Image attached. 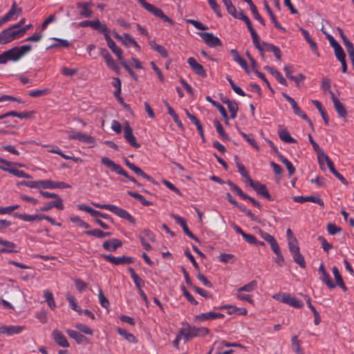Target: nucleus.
Segmentation results:
<instances>
[{
    "label": "nucleus",
    "instance_id": "1",
    "mask_svg": "<svg viewBox=\"0 0 354 354\" xmlns=\"http://www.w3.org/2000/svg\"><path fill=\"white\" fill-rule=\"evenodd\" d=\"M101 162L104 165L111 169V171H113V172L127 178L129 180L136 184L138 187L140 186V184L136 180V179L134 177L129 176L127 174V172L124 171L120 165L115 163L109 158L102 157L101 159Z\"/></svg>",
    "mask_w": 354,
    "mask_h": 354
},
{
    "label": "nucleus",
    "instance_id": "2",
    "mask_svg": "<svg viewBox=\"0 0 354 354\" xmlns=\"http://www.w3.org/2000/svg\"><path fill=\"white\" fill-rule=\"evenodd\" d=\"M31 50L30 45H24L21 46H15L11 49L6 50L8 60L12 62H17L26 53Z\"/></svg>",
    "mask_w": 354,
    "mask_h": 354
},
{
    "label": "nucleus",
    "instance_id": "3",
    "mask_svg": "<svg viewBox=\"0 0 354 354\" xmlns=\"http://www.w3.org/2000/svg\"><path fill=\"white\" fill-rule=\"evenodd\" d=\"M272 297L277 301L288 304L294 308H301L304 306L303 302L301 300L288 293L283 292L276 294Z\"/></svg>",
    "mask_w": 354,
    "mask_h": 354
},
{
    "label": "nucleus",
    "instance_id": "4",
    "mask_svg": "<svg viewBox=\"0 0 354 354\" xmlns=\"http://www.w3.org/2000/svg\"><path fill=\"white\" fill-rule=\"evenodd\" d=\"M282 95L290 104L294 113L295 115H298L299 117H301V118H303L304 120H306L309 124V125L310 127H313L312 121L308 118V116L304 111H302L301 110V109L299 107L296 101L292 97H291L288 94H286V93H283Z\"/></svg>",
    "mask_w": 354,
    "mask_h": 354
},
{
    "label": "nucleus",
    "instance_id": "5",
    "mask_svg": "<svg viewBox=\"0 0 354 354\" xmlns=\"http://www.w3.org/2000/svg\"><path fill=\"white\" fill-rule=\"evenodd\" d=\"M20 36L17 30L14 29L12 26L3 30L0 33V44H5L19 38Z\"/></svg>",
    "mask_w": 354,
    "mask_h": 354
},
{
    "label": "nucleus",
    "instance_id": "6",
    "mask_svg": "<svg viewBox=\"0 0 354 354\" xmlns=\"http://www.w3.org/2000/svg\"><path fill=\"white\" fill-rule=\"evenodd\" d=\"M102 257L107 261L114 265H124L133 263V258L131 257H113L111 254H102Z\"/></svg>",
    "mask_w": 354,
    "mask_h": 354
},
{
    "label": "nucleus",
    "instance_id": "7",
    "mask_svg": "<svg viewBox=\"0 0 354 354\" xmlns=\"http://www.w3.org/2000/svg\"><path fill=\"white\" fill-rule=\"evenodd\" d=\"M44 189H64L68 188L70 185L64 182H57L51 180H39V188Z\"/></svg>",
    "mask_w": 354,
    "mask_h": 354
},
{
    "label": "nucleus",
    "instance_id": "8",
    "mask_svg": "<svg viewBox=\"0 0 354 354\" xmlns=\"http://www.w3.org/2000/svg\"><path fill=\"white\" fill-rule=\"evenodd\" d=\"M209 330L207 328L205 327H199L196 328L195 326H188L187 328V334L185 335V341H187L189 338L198 337V336H205L209 333Z\"/></svg>",
    "mask_w": 354,
    "mask_h": 354
},
{
    "label": "nucleus",
    "instance_id": "9",
    "mask_svg": "<svg viewBox=\"0 0 354 354\" xmlns=\"http://www.w3.org/2000/svg\"><path fill=\"white\" fill-rule=\"evenodd\" d=\"M199 35L203 39L204 42L209 47L214 48L222 46V41L221 39L218 37H215L212 33L201 32Z\"/></svg>",
    "mask_w": 354,
    "mask_h": 354
},
{
    "label": "nucleus",
    "instance_id": "10",
    "mask_svg": "<svg viewBox=\"0 0 354 354\" xmlns=\"http://www.w3.org/2000/svg\"><path fill=\"white\" fill-rule=\"evenodd\" d=\"M250 185L256 191L257 194L265 197L269 201L272 200L265 185L261 184L259 181L254 182L252 180H250Z\"/></svg>",
    "mask_w": 354,
    "mask_h": 354
},
{
    "label": "nucleus",
    "instance_id": "11",
    "mask_svg": "<svg viewBox=\"0 0 354 354\" xmlns=\"http://www.w3.org/2000/svg\"><path fill=\"white\" fill-rule=\"evenodd\" d=\"M171 216L182 227L183 232L186 235L196 241H199L198 239L189 230L186 221L183 217L174 214H171Z\"/></svg>",
    "mask_w": 354,
    "mask_h": 354
},
{
    "label": "nucleus",
    "instance_id": "12",
    "mask_svg": "<svg viewBox=\"0 0 354 354\" xmlns=\"http://www.w3.org/2000/svg\"><path fill=\"white\" fill-rule=\"evenodd\" d=\"M24 330H25V326H0V334L11 336L13 335L19 334Z\"/></svg>",
    "mask_w": 354,
    "mask_h": 354
},
{
    "label": "nucleus",
    "instance_id": "13",
    "mask_svg": "<svg viewBox=\"0 0 354 354\" xmlns=\"http://www.w3.org/2000/svg\"><path fill=\"white\" fill-rule=\"evenodd\" d=\"M124 137L132 147L135 148H139L140 147V145L136 142V137L133 133V130L128 122L126 123L124 127Z\"/></svg>",
    "mask_w": 354,
    "mask_h": 354
},
{
    "label": "nucleus",
    "instance_id": "14",
    "mask_svg": "<svg viewBox=\"0 0 354 354\" xmlns=\"http://www.w3.org/2000/svg\"><path fill=\"white\" fill-rule=\"evenodd\" d=\"M187 63L190 66L192 70L198 75L205 77L207 76L206 71L203 66L198 64L194 57H189L187 59Z\"/></svg>",
    "mask_w": 354,
    "mask_h": 354
},
{
    "label": "nucleus",
    "instance_id": "15",
    "mask_svg": "<svg viewBox=\"0 0 354 354\" xmlns=\"http://www.w3.org/2000/svg\"><path fill=\"white\" fill-rule=\"evenodd\" d=\"M110 212H113L122 218L127 220L133 224L136 223L135 218L127 211L122 208L113 205Z\"/></svg>",
    "mask_w": 354,
    "mask_h": 354
},
{
    "label": "nucleus",
    "instance_id": "16",
    "mask_svg": "<svg viewBox=\"0 0 354 354\" xmlns=\"http://www.w3.org/2000/svg\"><path fill=\"white\" fill-rule=\"evenodd\" d=\"M224 317V315L220 313L207 312L205 313L199 314L195 316V321L196 322H205L207 320H214L216 319H221Z\"/></svg>",
    "mask_w": 354,
    "mask_h": 354
},
{
    "label": "nucleus",
    "instance_id": "17",
    "mask_svg": "<svg viewBox=\"0 0 354 354\" xmlns=\"http://www.w3.org/2000/svg\"><path fill=\"white\" fill-rule=\"evenodd\" d=\"M293 201L296 203H303L307 201L313 202L318 204L321 207L324 206V201L319 198V196H297L293 197Z\"/></svg>",
    "mask_w": 354,
    "mask_h": 354
},
{
    "label": "nucleus",
    "instance_id": "18",
    "mask_svg": "<svg viewBox=\"0 0 354 354\" xmlns=\"http://www.w3.org/2000/svg\"><path fill=\"white\" fill-rule=\"evenodd\" d=\"M102 56L103 57L107 66L111 68V70L115 71L116 73H119L120 68L116 64V62L114 61L111 55L109 54V53L107 51L106 49L104 48L102 50Z\"/></svg>",
    "mask_w": 354,
    "mask_h": 354
},
{
    "label": "nucleus",
    "instance_id": "19",
    "mask_svg": "<svg viewBox=\"0 0 354 354\" xmlns=\"http://www.w3.org/2000/svg\"><path fill=\"white\" fill-rule=\"evenodd\" d=\"M138 2L142 5V6L149 11V12L152 13L153 15L160 18L161 16L163 15V12L161 9L154 6L153 5L147 3L145 0H138Z\"/></svg>",
    "mask_w": 354,
    "mask_h": 354
},
{
    "label": "nucleus",
    "instance_id": "20",
    "mask_svg": "<svg viewBox=\"0 0 354 354\" xmlns=\"http://www.w3.org/2000/svg\"><path fill=\"white\" fill-rule=\"evenodd\" d=\"M52 337L55 342L59 346L64 348H68L69 344L66 337L58 330H54L52 333Z\"/></svg>",
    "mask_w": 354,
    "mask_h": 354
},
{
    "label": "nucleus",
    "instance_id": "21",
    "mask_svg": "<svg viewBox=\"0 0 354 354\" xmlns=\"http://www.w3.org/2000/svg\"><path fill=\"white\" fill-rule=\"evenodd\" d=\"M280 139L286 143H295L296 140L292 138L288 130L281 125L278 126L277 130Z\"/></svg>",
    "mask_w": 354,
    "mask_h": 354
},
{
    "label": "nucleus",
    "instance_id": "22",
    "mask_svg": "<svg viewBox=\"0 0 354 354\" xmlns=\"http://www.w3.org/2000/svg\"><path fill=\"white\" fill-rule=\"evenodd\" d=\"M92 6L91 2H78L77 8L81 9L80 15L84 17H91L93 15L92 10L89 8Z\"/></svg>",
    "mask_w": 354,
    "mask_h": 354
},
{
    "label": "nucleus",
    "instance_id": "23",
    "mask_svg": "<svg viewBox=\"0 0 354 354\" xmlns=\"http://www.w3.org/2000/svg\"><path fill=\"white\" fill-rule=\"evenodd\" d=\"M106 43L108 47L111 50V51L118 57V59L121 62L123 59L122 57V50L120 48L117 46L114 41L111 38V37H106Z\"/></svg>",
    "mask_w": 354,
    "mask_h": 354
},
{
    "label": "nucleus",
    "instance_id": "24",
    "mask_svg": "<svg viewBox=\"0 0 354 354\" xmlns=\"http://www.w3.org/2000/svg\"><path fill=\"white\" fill-rule=\"evenodd\" d=\"M66 333L68 335V336L75 339L77 344L88 342V339L84 335H82L81 333L76 330L68 329L66 330Z\"/></svg>",
    "mask_w": 354,
    "mask_h": 354
},
{
    "label": "nucleus",
    "instance_id": "25",
    "mask_svg": "<svg viewBox=\"0 0 354 354\" xmlns=\"http://www.w3.org/2000/svg\"><path fill=\"white\" fill-rule=\"evenodd\" d=\"M263 51L272 52L275 57L280 60L281 58V52L279 47L271 44L262 42Z\"/></svg>",
    "mask_w": 354,
    "mask_h": 354
},
{
    "label": "nucleus",
    "instance_id": "26",
    "mask_svg": "<svg viewBox=\"0 0 354 354\" xmlns=\"http://www.w3.org/2000/svg\"><path fill=\"white\" fill-rule=\"evenodd\" d=\"M230 53L233 57V59L234 60V62L238 63L242 68H243L247 73H248V66L247 62L244 59H243L240 56L239 52L236 49H232L230 50Z\"/></svg>",
    "mask_w": 354,
    "mask_h": 354
},
{
    "label": "nucleus",
    "instance_id": "27",
    "mask_svg": "<svg viewBox=\"0 0 354 354\" xmlns=\"http://www.w3.org/2000/svg\"><path fill=\"white\" fill-rule=\"evenodd\" d=\"M0 169L6 171H8L9 173L13 174L14 176L19 177V178H30L31 176L25 173L22 170H19L18 169L15 168H11V167H2V165H0Z\"/></svg>",
    "mask_w": 354,
    "mask_h": 354
},
{
    "label": "nucleus",
    "instance_id": "28",
    "mask_svg": "<svg viewBox=\"0 0 354 354\" xmlns=\"http://www.w3.org/2000/svg\"><path fill=\"white\" fill-rule=\"evenodd\" d=\"M102 245L106 250L113 252L122 245V242L118 239H114L104 242Z\"/></svg>",
    "mask_w": 354,
    "mask_h": 354
},
{
    "label": "nucleus",
    "instance_id": "29",
    "mask_svg": "<svg viewBox=\"0 0 354 354\" xmlns=\"http://www.w3.org/2000/svg\"><path fill=\"white\" fill-rule=\"evenodd\" d=\"M0 245H3L4 248H1L3 251V253H11V252H16L15 248H17V245L13 242L4 240L1 238H0Z\"/></svg>",
    "mask_w": 354,
    "mask_h": 354
},
{
    "label": "nucleus",
    "instance_id": "30",
    "mask_svg": "<svg viewBox=\"0 0 354 354\" xmlns=\"http://www.w3.org/2000/svg\"><path fill=\"white\" fill-rule=\"evenodd\" d=\"M264 6H265V8H266L267 12L270 15L272 22L274 24V26H275V28L278 30H281L283 32H286L285 28H283L281 26V24L277 21L275 15H274L272 10L270 8V6L266 1H264Z\"/></svg>",
    "mask_w": 354,
    "mask_h": 354
},
{
    "label": "nucleus",
    "instance_id": "31",
    "mask_svg": "<svg viewBox=\"0 0 354 354\" xmlns=\"http://www.w3.org/2000/svg\"><path fill=\"white\" fill-rule=\"evenodd\" d=\"M332 271L336 281L337 285L339 286L344 291L347 290V288L342 279L338 268L336 266L333 267Z\"/></svg>",
    "mask_w": 354,
    "mask_h": 354
},
{
    "label": "nucleus",
    "instance_id": "32",
    "mask_svg": "<svg viewBox=\"0 0 354 354\" xmlns=\"http://www.w3.org/2000/svg\"><path fill=\"white\" fill-rule=\"evenodd\" d=\"M15 216L24 221L32 222L42 220L43 214L30 215L28 214H15Z\"/></svg>",
    "mask_w": 354,
    "mask_h": 354
},
{
    "label": "nucleus",
    "instance_id": "33",
    "mask_svg": "<svg viewBox=\"0 0 354 354\" xmlns=\"http://www.w3.org/2000/svg\"><path fill=\"white\" fill-rule=\"evenodd\" d=\"M265 69L270 72L280 84L284 86H288L286 80L284 79V77L282 76L280 72L278 71L277 69L270 66H266Z\"/></svg>",
    "mask_w": 354,
    "mask_h": 354
},
{
    "label": "nucleus",
    "instance_id": "34",
    "mask_svg": "<svg viewBox=\"0 0 354 354\" xmlns=\"http://www.w3.org/2000/svg\"><path fill=\"white\" fill-rule=\"evenodd\" d=\"M117 332L118 333V334H120L121 336H122L129 342L133 343V344H136L138 342V339L132 333H130L121 328H118Z\"/></svg>",
    "mask_w": 354,
    "mask_h": 354
},
{
    "label": "nucleus",
    "instance_id": "35",
    "mask_svg": "<svg viewBox=\"0 0 354 354\" xmlns=\"http://www.w3.org/2000/svg\"><path fill=\"white\" fill-rule=\"evenodd\" d=\"M235 162H236V165L238 168L239 172L240 173L241 176L243 178H245L247 181H248L250 183V180H252V179L249 176L248 172L246 170L244 165L239 162V158L237 156H235Z\"/></svg>",
    "mask_w": 354,
    "mask_h": 354
},
{
    "label": "nucleus",
    "instance_id": "36",
    "mask_svg": "<svg viewBox=\"0 0 354 354\" xmlns=\"http://www.w3.org/2000/svg\"><path fill=\"white\" fill-rule=\"evenodd\" d=\"M291 348L297 354H304L301 348V341L298 339L297 335H294L291 339Z\"/></svg>",
    "mask_w": 354,
    "mask_h": 354
},
{
    "label": "nucleus",
    "instance_id": "37",
    "mask_svg": "<svg viewBox=\"0 0 354 354\" xmlns=\"http://www.w3.org/2000/svg\"><path fill=\"white\" fill-rule=\"evenodd\" d=\"M85 234L90 236H93L99 239H102L106 236H110L112 234L111 232H105L99 229H94L85 232Z\"/></svg>",
    "mask_w": 354,
    "mask_h": 354
},
{
    "label": "nucleus",
    "instance_id": "38",
    "mask_svg": "<svg viewBox=\"0 0 354 354\" xmlns=\"http://www.w3.org/2000/svg\"><path fill=\"white\" fill-rule=\"evenodd\" d=\"M122 43L127 47H129L131 45L135 46V48L138 50H140V47L139 44L136 41V40L131 37L129 34H124Z\"/></svg>",
    "mask_w": 354,
    "mask_h": 354
},
{
    "label": "nucleus",
    "instance_id": "39",
    "mask_svg": "<svg viewBox=\"0 0 354 354\" xmlns=\"http://www.w3.org/2000/svg\"><path fill=\"white\" fill-rule=\"evenodd\" d=\"M150 46L157 51L162 57L166 58L168 57V53L165 48L161 45L157 44L154 41L149 42Z\"/></svg>",
    "mask_w": 354,
    "mask_h": 354
},
{
    "label": "nucleus",
    "instance_id": "40",
    "mask_svg": "<svg viewBox=\"0 0 354 354\" xmlns=\"http://www.w3.org/2000/svg\"><path fill=\"white\" fill-rule=\"evenodd\" d=\"M214 124L218 136L223 140H229L230 138L227 136V134L225 132L224 129L223 128V126L220 123V122L218 120H214Z\"/></svg>",
    "mask_w": 354,
    "mask_h": 354
},
{
    "label": "nucleus",
    "instance_id": "41",
    "mask_svg": "<svg viewBox=\"0 0 354 354\" xmlns=\"http://www.w3.org/2000/svg\"><path fill=\"white\" fill-rule=\"evenodd\" d=\"M225 104L227 105L231 118L234 119L236 117V113L239 110L237 103L235 101H227L225 102Z\"/></svg>",
    "mask_w": 354,
    "mask_h": 354
},
{
    "label": "nucleus",
    "instance_id": "42",
    "mask_svg": "<svg viewBox=\"0 0 354 354\" xmlns=\"http://www.w3.org/2000/svg\"><path fill=\"white\" fill-rule=\"evenodd\" d=\"M56 42L51 44L48 48H57L59 47L68 48L70 46V42L66 39L52 38Z\"/></svg>",
    "mask_w": 354,
    "mask_h": 354
},
{
    "label": "nucleus",
    "instance_id": "43",
    "mask_svg": "<svg viewBox=\"0 0 354 354\" xmlns=\"http://www.w3.org/2000/svg\"><path fill=\"white\" fill-rule=\"evenodd\" d=\"M312 103L318 109L319 112L320 113V114L324 121L325 124L328 125V117L327 115L326 112L324 110L321 102H319L317 100H312Z\"/></svg>",
    "mask_w": 354,
    "mask_h": 354
},
{
    "label": "nucleus",
    "instance_id": "44",
    "mask_svg": "<svg viewBox=\"0 0 354 354\" xmlns=\"http://www.w3.org/2000/svg\"><path fill=\"white\" fill-rule=\"evenodd\" d=\"M335 111L338 113L339 116L343 118H346L347 115V111L342 103L339 100H336L334 104Z\"/></svg>",
    "mask_w": 354,
    "mask_h": 354
},
{
    "label": "nucleus",
    "instance_id": "45",
    "mask_svg": "<svg viewBox=\"0 0 354 354\" xmlns=\"http://www.w3.org/2000/svg\"><path fill=\"white\" fill-rule=\"evenodd\" d=\"M277 156L279 160L286 165L288 171L289 176H292L295 171V169L292 165V163L283 155L278 153Z\"/></svg>",
    "mask_w": 354,
    "mask_h": 354
},
{
    "label": "nucleus",
    "instance_id": "46",
    "mask_svg": "<svg viewBox=\"0 0 354 354\" xmlns=\"http://www.w3.org/2000/svg\"><path fill=\"white\" fill-rule=\"evenodd\" d=\"M77 207L80 210L84 211V212L89 213L92 216L97 217V216H100V215H101L100 212L95 210V209L91 208V207L87 206L84 204L78 205Z\"/></svg>",
    "mask_w": 354,
    "mask_h": 354
},
{
    "label": "nucleus",
    "instance_id": "47",
    "mask_svg": "<svg viewBox=\"0 0 354 354\" xmlns=\"http://www.w3.org/2000/svg\"><path fill=\"white\" fill-rule=\"evenodd\" d=\"M227 184L229 185L230 189L232 191L235 192L243 199H246V198H249V196L248 194L243 193V192L241 190V189L240 187H239L236 185H235L234 183H232V181L228 180Z\"/></svg>",
    "mask_w": 354,
    "mask_h": 354
},
{
    "label": "nucleus",
    "instance_id": "48",
    "mask_svg": "<svg viewBox=\"0 0 354 354\" xmlns=\"http://www.w3.org/2000/svg\"><path fill=\"white\" fill-rule=\"evenodd\" d=\"M44 297H45V299H46V302L48 303V306L51 309H54L55 308L56 305H55V302L54 301L53 293L50 292L48 290H45L44 291Z\"/></svg>",
    "mask_w": 354,
    "mask_h": 354
},
{
    "label": "nucleus",
    "instance_id": "49",
    "mask_svg": "<svg viewBox=\"0 0 354 354\" xmlns=\"http://www.w3.org/2000/svg\"><path fill=\"white\" fill-rule=\"evenodd\" d=\"M257 287V283L256 281H252L248 284L238 288L237 291L238 292H252Z\"/></svg>",
    "mask_w": 354,
    "mask_h": 354
},
{
    "label": "nucleus",
    "instance_id": "50",
    "mask_svg": "<svg viewBox=\"0 0 354 354\" xmlns=\"http://www.w3.org/2000/svg\"><path fill=\"white\" fill-rule=\"evenodd\" d=\"M131 170L134 171L137 175L142 176L148 181L151 182L153 184L156 183L155 180L153 179L152 177L147 175L140 167H137L136 165H135Z\"/></svg>",
    "mask_w": 354,
    "mask_h": 354
},
{
    "label": "nucleus",
    "instance_id": "51",
    "mask_svg": "<svg viewBox=\"0 0 354 354\" xmlns=\"http://www.w3.org/2000/svg\"><path fill=\"white\" fill-rule=\"evenodd\" d=\"M66 299L69 303L70 307L73 310L77 313L82 312L80 307L77 305V303L75 301V298L73 295L67 294Z\"/></svg>",
    "mask_w": 354,
    "mask_h": 354
},
{
    "label": "nucleus",
    "instance_id": "52",
    "mask_svg": "<svg viewBox=\"0 0 354 354\" xmlns=\"http://www.w3.org/2000/svg\"><path fill=\"white\" fill-rule=\"evenodd\" d=\"M254 46L260 51H263L262 44L260 43L259 37L255 30L250 32Z\"/></svg>",
    "mask_w": 354,
    "mask_h": 354
},
{
    "label": "nucleus",
    "instance_id": "53",
    "mask_svg": "<svg viewBox=\"0 0 354 354\" xmlns=\"http://www.w3.org/2000/svg\"><path fill=\"white\" fill-rule=\"evenodd\" d=\"M292 254L294 261L299 265L301 268H304L306 267V262L304 261V258L299 251L297 252H295Z\"/></svg>",
    "mask_w": 354,
    "mask_h": 354
},
{
    "label": "nucleus",
    "instance_id": "54",
    "mask_svg": "<svg viewBox=\"0 0 354 354\" xmlns=\"http://www.w3.org/2000/svg\"><path fill=\"white\" fill-rule=\"evenodd\" d=\"M319 279L329 288H334L335 287V284L332 281L329 274L327 272L319 276Z\"/></svg>",
    "mask_w": 354,
    "mask_h": 354
},
{
    "label": "nucleus",
    "instance_id": "55",
    "mask_svg": "<svg viewBox=\"0 0 354 354\" xmlns=\"http://www.w3.org/2000/svg\"><path fill=\"white\" fill-rule=\"evenodd\" d=\"M322 158H324V160L326 161L329 170H330L331 169H333V167L335 166H334L333 161L330 159V158L324 152L322 153V154L319 155V156L318 157V161H319V165L321 166L322 165Z\"/></svg>",
    "mask_w": 354,
    "mask_h": 354
},
{
    "label": "nucleus",
    "instance_id": "56",
    "mask_svg": "<svg viewBox=\"0 0 354 354\" xmlns=\"http://www.w3.org/2000/svg\"><path fill=\"white\" fill-rule=\"evenodd\" d=\"M327 232L331 234L335 235L336 234H338L341 232L342 228L340 227H338L335 223H328L326 226Z\"/></svg>",
    "mask_w": 354,
    "mask_h": 354
},
{
    "label": "nucleus",
    "instance_id": "57",
    "mask_svg": "<svg viewBox=\"0 0 354 354\" xmlns=\"http://www.w3.org/2000/svg\"><path fill=\"white\" fill-rule=\"evenodd\" d=\"M80 142L91 145V147L95 146L96 144L94 137L84 133H82Z\"/></svg>",
    "mask_w": 354,
    "mask_h": 354
},
{
    "label": "nucleus",
    "instance_id": "58",
    "mask_svg": "<svg viewBox=\"0 0 354 354\" xmlns=\"http://www.w3.org/2000/svg\"><path fill=\"white\" fill-rule=\"evenodd\" d=\"M333 48H334L335 57L339 61L346 59V54H345L343 48L341 47V46L339 44L338 46L334 47Z\"/></svg>",
    "mask_w": 354,
    "mask_h": 354
},
{
    "label": "nucleus",
    "instance_id": "59",
    "mask_svg": "<svg viewBox=\"0 0 354 354\" xmlns=\"http://www.w3.org/2000/svg\"><path fill=\"white\" fill-rule=\"evenodd\" d=\"M288 248L290 250V252L291 254H293L295 252H297L299 251V248L298 245V242L297 239H292L288 241Z\"/></svg>",
    "mask_w": 354,
    "mask_h": 354
},
{
    "label": "nucleus",
    "instance_id": "60",
    "mask_svg": "<svg viewBox=\"0 0 354 354\" xmlns=\"http://www.w3.org/2000/svg\"><path fill=\"white\" fill-rule=\"evenodd\" d=\"M240 134L254 148L257 150H259V147L254 140L252 135H248L243 132H240Z\"/></svg>",
    "mask_w": 354,
    "mask_h": 354
},
{
    "label": "nucleus",
    "instance_id": "61",
    "mask_svg": "<svg viewBox=\"0 0 354 354\" xmlns=\"http://www.w3.org/2000/svg\"><path fill=\"white\" fill-rule=\"evenodd\" d=\"M71 221L74 223H76L78 225H80V227H82L84 228H86V229H88L90 227V225L84 222V221H82L79 216H73L71 217Z\"/></svg>",
    "mask_w": 354,
    "mask_h": 354
},
{
    "label": "nucleus",
    "instance_id": "62",
    "mask_svg": "<svg viewBox=\"0 0 354 354\" xmlns=\"http://www.w3.org/2000/svg\"><path fill=\"white\" fill-rule=\"evenodd\" d=\"M317 239L321 243L322 248L326 252H328L329 250L333 248V245L328 243L324 236H319Z\"/></svg>",
    "mask_w": 354,
    "mask_h": 354
},
{
    "label": "nucleus",
    "instance_id": "63",
    "mask_svg": "<svg viewBox=\"0 0 354 354\" xmlns=\"http://www.w3.org/2000/svg\"><path fill=\"white\" fill-rule=\"evenodd\" d=\"M187 22L188 24H190L193 25L196 29L201 30H208V27L203 25L202 23H201L198 21L194 20V19H187Z\"/></svg>",
    "mask_w": 354,
    "mask_h": 354
},
{
    "label": "nucleus",
    "instance_id": "64",
    "mask_svg": "<svg viewBox=\"0 0 354 354\" xmlns=\"http://www.w3.org/2000/svg\"><path fill=\"white\" fill-rule=\"evenodd\" d=\"M75 286L80 292H83L87 287V284L80 279H76L75 280Z\"/></svg>",
    "mask_w": 354,
    "mask_h": 354
}]
</instances>
